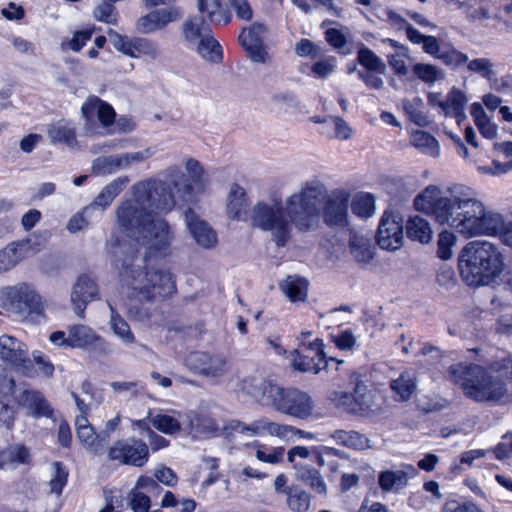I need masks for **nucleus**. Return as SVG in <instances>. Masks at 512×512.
Listing matches in <instances>:
<instances>
[{"label":"nucleus","mask_w":512,"mask_h":512,"mask_svg":"<svg viewBox=\"0 0 512 512\" xmlns=\"http://www.w3.org/2000/svg\"><path fill=\"white\" fill-rule=\"evenodd\" d=\"M437 96L430 94L429 101L433 105H438L445 116L454 117L458 124L466 119L465 106L467 98L463 92L458 89H452L445 100L435 101Z\"/></svg>","instance_id":"412c9836"},{"label":"nucleus","mask_w":512,"mask_h":512,"mask_svg":"<svg viewBox=\"0 0 512 512\" xmlns=\"http://www.w3.org/2000/svg\"><path fill=\"white\" fill-rule=\"evenodd\" d=\"M352 213L360 218H368L374 214L375 198L370 193L357 194L351 203Z\"/></svg>","instance_id":"603ef678"},{"label":"nucleus","mask_w":512,"mask_h":512,"mask_svg":"<svg viewBox=\"0 0 512 512\" xmlns=\"http://www.w3.org/2000/svg\"><path fill=\"white\" fill-rule=\"evenodd\" d=\"M130 182L128 176H120L107 184L97 195L93 203L83 210V213L89 212L91 209L100 208L105 210L111 205L113 200L124 190Z\"/></svg>","instance_id":"b1692460"},{"label":"nucleus","mask_w":512,"mask_h":512,"mask_svg":"<svg viewBox=\"0 0 512 512\" xmlns=\"http://www.w3.org/2000/svg\"><path fill=\"white\" fill-rule=\"evenodd\" d=\"M308 206L320 209V205L325 203L329 193L326 186L319 180L306 182L298 193L294 194Z\"/></svg>","instance_id":"2f4dec72"},{"label":"nucleus","mask_w":512,"mask_h":512,"mask_svg":"<svg viewBox=\"0 0 512 512\" xmlns=\"http://www.w3.org/2000/svg\"><path fill=\"white\" fill-rule=\"evenodd\" d=\"M349 247L352 256L359 263H368L374 256L373 245L370 239L363 235L351 234Z\"/></svg>","instance_id":"c9c22d12"},{"label":"nucleus","mask_w":512,"mask_h":512,"mask_svg":"<svg viewBox=\"0 0 512 512\" xmlns=\"http://www.w3.org/2000/svg\"><path fill=\"white\" fill-rule=\"evenodd\" d=\"M332 438L339 445L355 450H365L370 448V440L357 431L336 430Z\"/></svg>","instance_id":"58836bf2"},{"label":"nucleus","mask_w":512,"mask_h":512,"mask_svg":"<svg viewBox=\"0 0 512 512\" xmlns=\"http://www.w3.org/2000/svg\"><path fill=\"white\" fill-rule=\"evenodd\" d=\"M411 144L430 156L436 157L439 155L438 141L425 131L418 130L414 132L411 136Z\"/></svg>","instance_id":"8fccbe9b"},{"label":"nucleus","mask_w":512,"mask_h":512,"mask_svg":"<svg viewBox=\"0 0 512 512\" xmlns=\"http://www.w3.org/2000/svg\"><path fill=\"white\" fill-rule=\"evenodd\" d=\"M310 495L296 485H290L286 495V504L292 512H307L310 507Z\"/></svg>","instance_id":"49530a36"},{"label":"nucleus","mask_w":512,"mask_h":512,"mask_svg":"<svg viewBox=\"0 0 512 512\" xmlns=\"http://www.w3.org/2000/svg\"><path fill=\"white\" fill-rule=\"evenodd\" d=\"M133 49L134 58L147 57L150 60H156L160 55L158 45L147 38H134Z\"/></svg>","instance_id":"6e6d98bb"},{"label":"nucleus","mask_w":512,"mask_h":512,"mask_svg":"<svg viewBox=\"0 0 512 512\" xmlns=\"http://www.w3.org/2000/svg\"><path fill=\"white\" fill-rule=\"evenodd\" d=\"M83 116L91 120L96 115L104 127H108L115 121L116 113L113 107L96 96L89 97L81 108Z\"/></svg>","instance_id":"5701e85b"},{"label":"nucleus","mask_w":512,"mask_h":512,"mask_svg":"<svg viewBox=\"0 0 512 512\" xmlns=\"http://www.w3.org/2000/svg\"><path fill=\"white\" fill-rule=\"evenodd\" d=\"M47 133L53 144L61 143L70 148L77 146L76 128L66 120H60L51 124L48 127Z\"/></svg>","instance_id":"473e14b6"},{"label":"nucleus","mask_w":512,"mask_h":512,"mask_svg":"<svg viewBox=\"0 0 512 512\" xmlns=\"http://www.w3.org/2000/svg\"><path fill=\"white\" fill-rule=\"evenodd\" d=\"M291 355L293 368L300 372L318 374L321 370H329L332 364H335V370H338V366L343 363L342 360L326 357L323 340L320 338H315L309 343L302 339Z\"/></svg>","instance_id":"9d476101"},{"label":"nucleus","mask_w":512,"mask_h":512,"mask_svg":"<svg viewBox=\"0 0 512 512\" xmlns=\"http://www.w3.org/2000/svg\"><path fill=\"white\" fill-rule=\"evenodd\" d=\"M30 453L25 446L15 445L0 452V468H15L28 462Z\"/></svg>","instance_id":"ea45409f"},{"label":"nucleus","mask_w":512,"mask_h":512,"mask_svg":"<svg viewBox=\"0 0 512 512\" xmlns=\"http://www.w3.org/2000/svg\"><path fill=\"white\" fill-rule=\"evenodd\" d=\"M392 390L397 401H409L417 389V375L412 369H406L400 375L390 381Z\"/></svg>","instance_id":"a878e982"},{"label":"nucleus","mask_w":512,"mask_h":512,"mask_svg":"<svg viewBox=\"0 0 512 512\" xmlns=\"http://www.w3.org/2000/svg\"><path fill=\"white\" fill-rule=\"evenodd\" d=\"M151 424L164 434H174L181 429L180 422L168 414H156L150 419Z\"/></svg>","instance_id":"4d7b16f0"},{"label":"nucleus","mask_w":512,"mask_h":512,"mask_svg":"<svg viewBox=\"0 0 512 512\" xmlns=\"http://www.w3.org/2000/svg\"><path fill=\"white\" fill-rule=\"evenodd\" d=\"M184 218L190 234L198 245L206 249L215 246L217 242L215 231L206 222L200 220L192 209L185 211Z\"/></svg>","instance_id":"6ab92c4d"},{"label":"nucleus","mask_w":512,"mask_h":512,"mask_svg":"<svg viewBox=\"0 0 512 512\" xmlns=\"http://www.w3.org/2000/svg\"><path fill=\"white\" fill-rule=\"evenodd\" d=\"M249 201L245 190L234 183L228 195L227 213L231 219L245 221L248 218Z\"/></svg>","instance_id":"c85d7f7f"},{"label":"nucleus","mask_w":512,"mask_h":512,"mask_svg":"<svg viewBox=\"0 0 512 512\" xmlns=\"http://www.w3.org/2000/svg\"><path fill=\"white\" fill-rule=\"evenodd\" d=\"M24 245L11 243L0 250V273L14 268L24 258Z\"/></svg>","instance_id":"c03bdc74"},{"label":"nucleus","mask_w":512,"mask_h":512,"mask_svg":"<svg viewBox=\"0 0 512 512\" xmlns=\"http://www.w3.org/2000/svg\"><path fill=\"white\" fill-rule=\"evenodd\" d=\"M197 7L211 23L228 24L231 20L230 14L222 8V0H197Z\"/></svg>","instance_id":"4c0bfd02"},{"label":"nucleus","mask_w":512,"mask_h":512,"mask_svg":"<svg viewBox=\"0 0 512 512\" xmlns=\"http://www.w3.org/2000/svg\"><path fill=\"white\" fill-rule=\"evenodd\" d=\"M67 346L74 348L101 349L104 345L102 337L98 336L90 327L73 325L68 330Z\"/></svg>","instance_id":"4be33fe9"},{"label":"nucleus","mask_w":512,"mask_h":512,"mask_svg":"<svg viewBox=\"0 0 512 512\" xmlns=\"http://www.w3.org/2000/svg\"><path fill=\"white\" fill-rule=\"evenodd\" d=\"M93 172L97 175H110L120 170V164L117 155L101 156L96 158L92 164Z\"/></svg>","instance_id":"13d9d810"},{"label":"nucleus","mask_w":512,"mask_h":512,"mask_svg":"<svg viewBox=\"0 0 512 512\" xmlns=\"http://www.w3.org/2000/svg\"><path fill=\"white\" fill-rule=\"evenodd\" d=\"M416 474L417 470L411 465L402 466L397 470H385L379 474L378 484L383 492H399Z\"/></svg>","instance_id":"aec40b11"},{"label":"nucleus","mask_w":512,"mask_h":512,"mask_svg":"<svg viewBox=\"0 0 512 512\" xmlns=\"http://www.w3.org/2000/svg\"><path fill=\"white\" fill-rule=\"evenodd\" d=\"M377 243L382 249L396 250L402 245L403 226L399 215L384 212L377 230Z\"/></svg>","instance_id":"4468645a"},{"label":"nucleus","mask_w":512,"mask_h":512,"mask_svg":"<svg viewBox=\"0 0 512 512\" xmlns=\"http://www.w3.org/2000/svg\"><path fill=\"white\" fill-rule=\"evenodd\" d=\"M466 63L468 71L477 73L482 78L490 80L495 76L494 64L488 58H475Z\"/></svg>","instance_id":"bf43d9fd"},{"label":"nucleus","mask_w":512,"mask_h":512,"mask_svg":"<svg viewBox=\"0 0 512 512\" xmlns=\"http://www.w3.org/2000/svg\"><path fill=\"white\" fill-rule=\"evenodd\" d=\"M17 399L18 402L29 409L35 417H50L53 413L49 403L39 391L24 389L21 394L17 396Z\"/></svg>","instance_id":"7c9ffc66"},{"label":"nucleus","mask_w":512,"mask_h":512,"mask_svg":"<svg viewBox=\"0 0 512 512\" xmlns=\"http://www.w3.org/2000/svg\"><path fill=\"white\" fill-rule=\"evenodd\" d=\"M455 235L447 230L442 231L438 236V250L437 255L443 260L450 259L452 256L451 248L455 244Z\"/></svg>","instance_id":"69168bd1"},{"label":"nucleus","mask_w":512,"mask_h":512,"mask_svg":"<svg viewBox=\"0 0 512 512\" xmlns=\"http://www.w3.org/2000/svg\"><path fill=\"white\" fill-rule=\"evenodd\" d=\"M149 446L134 437L117 440L108 449V459L121 465L144 466L149 459Z\"/></svg>","instance_id":"9b49d317"},{"label":"nucleus","mask_w":512,"mask_h":512,"mask_svg":"<svg viewBox=\"0 0 512 512\" xmlns=\"http://www.w3.org/2000/svg\"><path fill=\"white\" fill-rule=\"evenodd\" d=\"M68 475V470L63 463L54 462L52 465V477L48 483L50 492L60 495L67 484Z\"/></svg>","instance_id":"5fc2aeb1"},{"label":"nucleus","mask_w":512,"mask_h":512,"mask_svg":"<svg viewBox=\"0 0 512 512\" xmlns=\"http://www.w3.org/2000/svg\"><path fill=\"white\" fill-rule=\"evenodd\" d=\"M350 38L351 35L347 29L329 28L325 31V40L342 55H348L352 52L348 46Z\"/></svg>","instance_id":"de8ad7c7"},{"label":"nucleus","mask_w":512,"mask_h":512,"mask_svg":"<svg viewBox=\"0 0 512 512\" xmlns=\"http://www.w3.org/2000/svg\"><path fill=\"white\" fill-rule=\"evenodd\" d=\"M319 217L320 209L306 205L292 194L284 205L258 202L253 208L251 222L254 227L270 232L278 247H284L291 238L293 225L301 232L311 231L317 227Z\"/></svg>","instance_id":"7ed1b4c3"},{"label":"nucleus","mask_w":512,"mask_h":512,"mask_svg":"<svg viewBox=\"0 0 512 512\" xmlns=\"http://www.w3.org/2000/svg\"><path fill=\"white\" fill-rule=\"evenodd\" d=\"M412 72L419 80L428 85L443 78L442 70L432 64L416 63L412 67Z\"/></svg>","instance_id":"864d4df0"},{"label":"nucleus","mask_w":512,"mask_h":512,"mask_svg":"<svg viewBox=\"0 0 512 512\" xmlns=\"http://www.w3.org/2000/svg\"><path fill=\"white\" fill-rule=\"evenodd\" d=\"M147 253L140 257L135 245L120 244L114 252L116 266L121 268L120 277L140 299L156 301L176 292L173 276L168 271L149 268L151 257L164 256L174 240L172 227L164 219H150L139 232Z\"/></svg>","instance_id":"f03ea898"},{"label":"nucleus","mask_w":512,"mask_h":512,"mask_svg":"<svg viewBox=\"0 0 512 512\" xmlns=\"http://www.w3.org/2000/svg\"><path fill=\"white\" fill-rule=\"evenodd\" d=\"M267 29L265 25L253 23L250 27L243 29L239 35V42L249 54L252 61L265 63L267 52L264 47V38Z\"/></svg>","instance_id":"f3484780"},{"label":"nucleus","mask_w":512,"mask_h":512,"mask_svg":"<svg viewBox=\"0 0 512 512\" xmlns=\"http://www.w3.org/2000/svg\"><path fill=\"white\" fill-rule=\"evenodd\" d=\"M191 429L196 435L205 438L213 437L220 431L216 420L207 415H197L192 419Z\"/></svg>","instance_id":"3c124183"},{"label":"nucleus","mask_w":512,"mask_h":512,"mask_svg":"<svg viewBox=\"0 0 512 512\" xmlns=\"http://www.w3.org/2000/svg\"><path fill=\"white\" fill-rule=\"evenodd\" d=\"M186 365L195 373L211 378L223 376L228 369L224 356L201 351L191 352L186 358Z\"/></svg>","instance_id":"ddd939ff"},{"label":"nucleus","mask_w":512,"mask_h":512,"mask_svg":"<svg viewBox=\"0 0 512 512\" xmlns=\"http://www.w3.org/2000/svg\"><path fill=\"white\" fill-rule=\"evenodd\" d=\"M492 375L480 365L473 363H455L447 371L449 381L459 385L464 395L476 402H512V359H504L493 367Z\"/></svg>","instance_id":"20e7f679"},{"label":"nucleus","mask_w":512,"mask_h":512,"mask_svg":"<svg viewBox=\"0 0 512 512\" xmlns=\"http://www.w3.org/2000/svg\"><path fill=\"white\" fill-rule=\"evenodd\" d=\"M406 234L411 240L419 241L422 244L429 243L432 239V230L429 222L418 215L408 219Z\"/></svg>","instance_id":"e433bc0d"},{"label":"nucleus","mask_w":512,"mask_h":512,"mask_svg":"<svg viewBox=\"0 0 512 512\" xmlns=\"http://www.w3.org/2000/svg\"><path fill=\"white\" fill-rule=\"evenodd\" d=\"M357 61L366 70L375 71L378 74H385L386 64L370 48L360 43L357 51Z\"/></svg>","instance_id":"79ce46f5"},{"label":"nucleus","mask_w":512,"mask_h":512,"mask_svg":"<svg viewBox=\"0 0 512 512\" xmlns=\"http://www.w3.org/2000/svg\"><path fill=\"white\" fill-rule=\"evenodd\" d=\"M414 207L431 216L437 223L455 228L463 236L499 235L505 237L512 231V220L505 221L500 213L486 211L469 186L453 184L442 191L436 185L427 186L414 199Z\"/></svg>","instance_id":"f257e3e1"},{"label":"nucleus","mask_w":512,"mask_h":512,"mask_svg":"<svg viewBox=\"0 0 512 512\" xmlns=\"http://www.w3.org/2000/svg\"><path fill=\"white\" fill-rule=\"evenodd\" d=\"M211 33L202 16L186 19L182 24V35L187 48L191 49Z\"/></svg>","instance_id":"cd10ccee"},{"label":"nucleus","mask_w":512,"mask_h":512,"mask_svg":"<svg viewBox=\"0 0 512 512\" xmlns=\"http://www.w3.org/2000/svg\"><path fill=\"white\" fill-rule=\"evenodd\" d=\"M133 197L123 201L116 209L120 228L128 233H139L154 213L170 212L176 202L170 186L163 180L147 179L134 184Z\"/></svg>","instance_id":"39448f33"},{"label":"nucleus","mask_w":512,"mask_h":512,"mask_svg":"<svg viewBox=\"0 0 512 512\" xmlns=\"http://www.w3.org/2000/svg\"><path fill=\"white\" fill-rule=\"evenodd\" d=\"M308 281L297 275H288L279 283L280 290L292 303H303L308 298Z\"/></svg>","instance_id":"c756f323"},{"label":"nucleus","mask_w":512,"mask_h":512,"mask_svg":"<svg viewBox=\"0 0 512 512\" xmlns=\"http://www.w3.org/2000/svg\"><path fill=\"white\" fill-rule=\"evenodd\" d=\"M402 106L408 118L420 127L427 126L429 121L426 114L422 111L424 102L420 97H414L412 100L404 99Z\"/></svg>","instance_id":"09e8293b"},{"label":"nucleus","mask_w":512,"mask_h":512,"mask_svg":"<svg viewBox=\"0 0 512 512\" xmlns=\"http://www.w3.org/2000/svg\"><path fill=\"white\" fill-rule=\"evenodd\" d=\"M197 54L206 61L219 64L223 60L222 47L210 33L193 48Z\"/></svg>","instance_id":"f704fd0d"},{"label":"nucleus","mask_w":512,"mask_h":512,"mask_svg":"<svg viewBox=\"0 0 512 512\" xmlns=\"http://www.w3.org/2000/svg\"><path fill=\"white\" fill-rule=\"evenodd\" d=\"M128 505L133 512H148L151 500L144 492L132 489L128 496Z\"/></svg>","instance_id":"0e129e2a"},{"label":"nucleus","mask_w":512,"mask_h":512,"mask_svg":"<svg viewBox=\"0 0 512 512\" xmlns=\"http://www.w3.org/2000/svg\"><path fill=\"white\" fill-rule=\"evenodd\" d=\"M92 30H81L74 33L71 40L62 42L61 48L63 50L69 48L75 52H79L82 47L91 39Z\"/></svg>","instance_id":"338daca9"},{"label":"nucleus","mask_w":512,"mask_h":512,"mask_svg":"<svg viewBox=\"0 0 512 512\" xmlns=\"http://www.w3.org/2000/svg\"><path fill=\"white\" fill-rule=\"evenodd\" d=\"M350 194L343 189L333 190L327 197L323 216L329 226H345L347 224Z\"/></svg>","instance_id":"dca6fc26"},{"label":"nucleus","mask_w":512,"mask_h":512,"mask_svg":"<svg viewBox=\"0 0 512 512\" xmlns=\"http://www.w3.org/2000/svg\"><path fill=\"white\" fill-rule=\"evenodd\" d=\"M294 468L296 470V478L299 481L303 482L320 495L326 494V483L316 468L301 464H294Z\"/></svg>","instance_id":"72a5a7b5"},{"label":"nucleus","mask_w":512,"mask_h":512,"mask_svg":"<svg viewBox=\"0 0 512 512\" xmlns=\"http://www.w3.org/2000/svg\"><path fill=\"white\" fill-rule=\"evenodd\" d=\"M470 113L483 137L494 139L497 136V125L491 122L480 103H473Z\"/></svg>","instance_id":"a19ab883"},{"label":"nucleus","mask_w":512,"mask_h":512,"mask_svg":"<svg viewBox=\"0 0 512 512\" xmlns=\"http://www.w3.org/2000/svg\"><path fill=\"white\" fill-rule=\"evenodd\" d=\"M352 383L355 385V399L354 406L350 408V413L367 416L374 412L376 405L373 401L372 392L368 390L367 385L356 375L352 377Z\"/></svg>","instance_id":"bb28decb"},{"label":"nucleus","mask_w":512,"mask_h":512,"mask_svg":"<svg viewBox=\"0 0 512 512\" xmlns=\"http://www.w3.org/2000/svg\"><path fill=\"white\" fill-rule=\"evenodd\" d=\"M0 359L10 364L18 373L27 377L35 376L32 360L26 344L10 335L0 336Z\"/></svg>","instance_id":"f8f14e48"},{"label":"nucleus","mask_w":512,"mask_h":512,"mask_svg":"<svg viewBox=\"0 0 512 512\" xmlns=\"http://www.w3.org/2000/svg\"><path fill=\"white\" fill-rule=\"evenodd\" d=\"M111 312L110 326L114 334L125 344H132L135 342V336L132 333L129 324L117 313L114 306L108 302Z\"/></svg>","instance_id":"a18cd8bd"},{"label":"nucleus","mask_w":512,"mask_h":512,"mask_svg":"<svg viewBox=\"0 0 512 512\" xmlns=\"http://www.w3.org/2000/svg\"><path fill=\"white\" fill-rule=\"evenodd\" d=\"M114 392L124 393L130 398H136L144 392V386L139 381H115L110 383Z\"/></svg>","instance_id":"e2e57ef3"},{"label":"nucleus","mask_w":512,"mask_h":512,"mask_svg":"<svg viewBox=\"0 0 512 512\" xmlns=\"http://www.w3.org/2000/svg\"><path fill=\"white\" fill-rule=\"evenodd\" d=\"M437 59L441 60L447 66H461L468 62V56L454 47H443Z\"/></svg>","instance_id":"680f3d73"},{"label":"nucleus","mask_w":512,"mask_h":512,"mask_svg":"<svg viewBox=\"0 0 512 512\" xmlns=\"http://www.w3.org/2000/svg\"><path fill=\"white\" fill-rule=\"evenodd\" d=\"M98 295L96 282L87 275L78 277L71 293V302L77 316L83 317L86 306Z\"/></svg>","instance_id":"a211bd4d"},{"label":"nucleus","mask_w":512,"mask_h":512,"mask_svg":"<svg viewBox=\"0 0 512 512\" xmlns=\"http://www.w3.org/2000/svg\"><path fill=\"white\" fill-rule=\"evenodd\" d=\"M3 309L20 317L32 319L44 316L46 303L33 285L21 282L0 290Z\"/></svg>","instance_id":"6e6552de"},{"label":"nucleus","mask_w":512,"mask_h":512,"mask_svg":"<svg viewBox=\"0 0 512 512\" xmlns=\"http://www.w3.org/2000/svg\"><path fill=\"white\" fill-rule=\"evenodd\" d=\"M185 175L178 166H170L166 169L165 181L172 190H176L177 196L184 202H192L196 193L205 190V171L201 163L194 158L185 160Z\"/></svg>","instance_id":"1a4fd4ad"},{"label":"nucleus","mask_w":512,"mask_h":512,"mask_svg":"<svg viewBox=\"0 0 512 512\" xmlns=\"http://www.w3.org/2000/svg\"><path fill=\"white\" fill-rule=\"evenodd\" d=\"M325 124L333 128L332 136L338 139L346 140L350 137L351 129L348 124L339 117L325 118Z\"/></svg>","instance_id":"774afa93"},{"label":"nucleus","mask_w":512,"mask_h":512,"mask_svg":"<svg viewBox=\"0 0 512 512\" xmlns=\"http://www.w3.org/2000/svg\"><path fill=\"white\" fill-rule=\"evenodd\" d=\"M155 153L154 149L148 147L142 151L122 153L117 155L121 169H127L134 163H141L149 159Z\"/></svg>","instance_id":"052dcab7"},{"label":"nucleus","mask_w":512,"mask_h":512,"mask_svg":"<svg viewBox=\"0 0 512 512\" xmlns=\"http://www.w3.org/2000/svg\"><path fill=\"white\" fill-rule=\"evenodd\" d=\"M458 266L462 280L473 287L498 283L506 267L499 247L479 240L469 242L462 249Z\"/></svg>","instance_id":"423d86ee"},{"label":"nucleus","mask_w":512,"mask_h":512,"mask_svg":"<svg viewBox=\"0 0 512 512\" xmlns=\"http://www.w3.org/2000/svg\"><path fill=\"white\" fill-rule=\"evenodd\" d=\"M15 381L7 374L5 366L0 364V421L7 427L13 422V409L8 404V397L13 393Z\"/></svg>","instance_id":"393cba45"},{"label":"nucleus","mask_w":512,"mask_h":512,"mask_svg":"<svg viewBox=\"0 0 512 512\" xmlns=\"http://www.w3.org/2000/svg\"><path fill=\"white\" fill-rule=\"evenodd\" d=\"M183 13L178 7L155 9L136 21V29L141 34H153L166 29V27L179 19Z\"/></svg>","instance_id":"2eb2a0df"},{"label":"nucleus","mask_w":512,"mask_h":512,"mask_svg":"<svg viewBox=\"0 0 512 512\" xmlns=\"http://www.w3.org/2000/svg\"><path fill=\"white\" fill-rule=\"evenodd\" d=\"M243 390L258 403L276 412L307 420L312 417L315 404L305 391L295 388H282L271 381H245Z\"/></svg>","instance_id":"0eeeda50"},{"label":"nucleus","mask_w":512,"mask_h":512,"mask_svg":"<svg viewBox=\"0 0 512 512\" xmlns=\"http://www.w3.org/2000/svg\"><path fill=\"white\" fill-rule=\"evenodd\" d=\"M77 437L84 448L95 455L100 454L106 445V438L97 434L92 426L77 432Z\"/></svg>","instance_id":"37998d69"}]
</instances>
